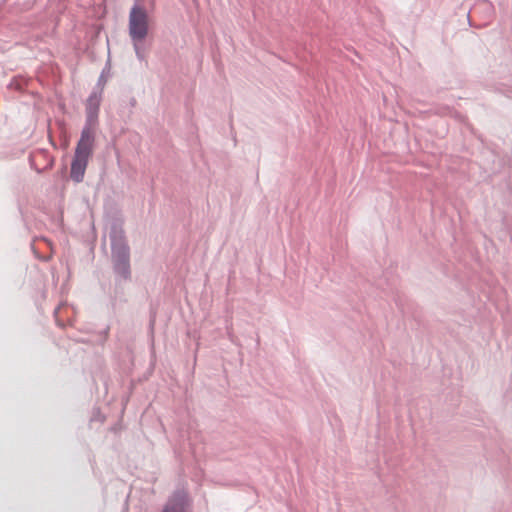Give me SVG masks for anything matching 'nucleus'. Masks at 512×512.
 <instances>
[{"mask_svg":"<svg viewBox=\"0 0 512 512\" xmlns=\"http://www.w3.org/2000/svg\"><path fill=\"white\" fill-rule=\"evenodd\" d=\"M94 137L90 128H85L80 140L77 143L73 161L71 163V178L76 182H81L85 175L89 158L92 154Z\"/></svg>","mask_w":512,"mask_h":512,"instance_id":"nucleus-1","label":"nucleus"},{"mask_svg":"<svg viewBox=\"0 0 512 512\" xmlns=\"http://www.w3.org/2000/svg\"><path fill=\"white\" fill-rule=\"evenodd\" d=\"M129 34L134 42L142 41L148 34V15L143 7H132L129 15Z\"/></svg>","mask_w":512,"mask_h":512,"instance_id":"nucleus-2","label":"nucleus"},{"mask_svg":"<svg viewBox=\"0 0 512 512\" xmlns=\"http://www.w3.org/2000/svg\"><path fill=\"white\" fill-rule=\"evenodd\" d=\"M163 512H189L187 493L184 491L174 493L165 505Z\"/></svg>","mask_w":512,"mask_h":512,"instance_id":"nucleus-3","label":"nucleus"},{"mask_svg":"<svg viewBox=\"0 0 512 512\" xmlns=\"http://www.w3.org/2000/svg\"><path fill=\"white\" fill-rule=\"evenodd\" d=\"M116 271L124 277L129 275V249L126 245L113 251Z\"/></svg>","mask_w":512,"mask_h":512,"instance_id":"nucleus-4","label":"nucleus"}]
</instances>
